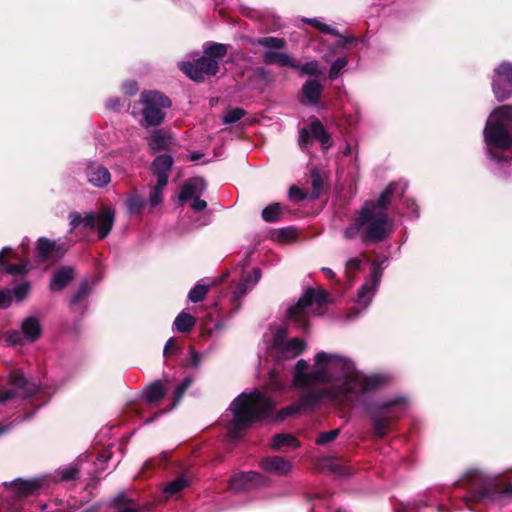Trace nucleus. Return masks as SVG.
Returning <instances> with one entry per match:
<instances>
[{
    "label": "nucleus",
    "instance_id": "obj_28",
    "mask_svg": "<svg viewBox=\"0 0 512 512\" xmlns=\"http://www.w3.org/2000/svg\"><path fill=\"white\" fill-rule=\"evenodd\" d=\"M271 447L274 450H279L282 447H300V441L289 433H279L273 436Z\"/></svg>",
    "mask_w": 512,
    "mask_h": 512
},
{
    "label": "nucleus",
    "instance_id": "obj_48",
    "mask_svg": "<svg viewBox=\"0 0 512 512\" xmlns=\"http://www.w3.org/2000/svg\"><path fill=\"white\" fill-rule=\"evenodd\" d=\"M90 292V289L88 287V283L86 281H83L75 295L71 299V305H76L78 302H80L82 299H84Z\"/></svg>",
    "mask_w": 512,
    "mask_h": 512
},
{
    "label": "nucleus",
    "instance_id": "obj_64",
    "mask_svg": "<svg viewBox=\"0 0 512 512\" xmlns=\"http://www.w3.org/2000/svg\"><path fill=\"white\" fill-rule=\"evenodd\" d=\"M247 285H248V283L244 280V282L240 283L236 287L235 294L237 296H242V295L246 294V292H247Z\"/></svg>",
    "mask_w": 512,
    "mask_h": 512
},
{
    "label": "nucleus",
    "instance_id": "obj_34",
    "mask_svg": "<svg viewBox=\"0 0 512 512\" xmlns=\"http://www.w3.org/2000/svg\"><path fill=\"white\" fill-rule=\"evenodd\" d=\"M144 205V200L136 191L132 192L126 201L127 210L131 215L139 214Z\"/></svg>",
    "mask_w": 512,
    "mask_h": 512
},
{
    "label": "nucleus",
    "instance_id": "obj_40",
    "mask_svg": "<svg viewBox=\"0 0 512 512\" xmlns=\"http://www.w3.org/2000/svg\"><path fill=\"white\" fill-rule=\"evenodd\" d=\"M347 64H348V58L346 56L337 58L332 63V65L329 69V73H328L329 79L330 80L337 79L340 76L341 71L347 66Z\"/></svg>",
    "mask_w": 512,
    "mask_h": 512
},
{
    "label": "nucleus",
    "instance_id": "obj_21",
    "mask_svg": "<svg viewBox=\"0 0 512 512\" xmlns=\"http://www.w3.org/2000/svg\"><path fill=\"white\" fill-rule=\"evenodd\" d=\"M323 86L316 79L307 80L301 88V92L310 104H317L320 100Z\"/></svg>",
    "mask_w": 512,
    "mask_h": 512
},
{
    "label": "nucleus",
    "instance_id": "obj_22",
    "mask_svg": "<svg viewBox=\"0 0 512 512\" xmlns=\"http://www.w3.org/2000/svg\"><path fill=\"white\" fill-rule=\"evenodd\" d=\"M42 332L41 324L38 318L28 317L22 324L23 337L29 342L36 341Z\"/></svg>",
    "mask_w": 512,
    "mask_h": 512
},
{
    "label": "nucleus",
    "instance_id": "obj_7",
    "mask_svg": "<svg viewBox=\"0 0 512 512\" xmlns=\"http://www.w3.org/2000/svg\"><path fill=\"white\" fill-rule=\"evenodd\" d=\"M316 369L307 372L306 375L299 376L298 379L301 381L296 386L297 388H306L314 384H330L332 381V375L327 371L329 364L341 368L345 375H353L349 373L351 369V362L340 355L329 354L327 352H318L314 357Z\"/></svg>",
    "mask_w": 512,
    "mask_h": 512
},
{
    "label": "nucleus",
    "instance_id": "obj_31",
    "mask_svg": "<svg viewBox=\"0 0 512 512\" xmlns=\"http://www.w3.org/2000/svg\"><path fill=\"white\" fill-rule=\"evenodd\" d=\"M310 178H311L312 191L309 194V199L315 200V199H318L323 192L324 178H323L321 172L317 168L312 169Z\"/></svg>",
    "mask_w": 512,
    "mask_h": 512
},
{
    "label": "nucleus",
    "instance_id": "obj_42",
    "mask_svg": "<svg viewBox=\"0 0 512 512\" xmlns=\"http://www.w3.org/2000/svg\"><path fill=\"white\" fill-rule=\"evenodd\" d=\"M287 338V330L284 327H280L276 330L273 340H272V346L280 353L288 341H286Z\"/></svg>",
    "mask_w": 512,
    "mask_h": 512
},
{
    "label": "nucleus",
    "instance_id": "obj_29",
    "mask_svg": "<svg viewBox=\"0 0 512 512\" xmlns=\"http://www.w3.org/2000/svg\"><path fill=\"white\" fill-rule=\"evenodd\" d=\"M306 349V343L301 338H292L287 342L280 354L285 358H292L302 354Z\"/></svg>",
    "mask_w": 512,
    "mask_h": 512
},
{
    "label": "nucleus",
    "instance_id": "obj_45",
    "mask_svg": "<svg viewBox=\"0 0 512 512\" xmlns=\"http://www.w3.org/2000/svg\"><path fill=\"white\" fill-rule=\"evenodd\" d=\"M309 364L306 360L300 359L297 361L294 371H293V386L296 387L298 383L301 381L298 379L299 376L306 375V370L308 369Z\"/></svg>",
    "mask_w": 512,
    "mask_h": 512
},
{
    "label": "nucleus",
    "instance_id": "obj_2",
    "mask_svg": "<svg viewBox=\"0 0 512 512\" xmlns=\"http://www.w3.org/2000/svg\"><path fill=\"white\" fill-rule=\"evenodd\" d=\"M385 383L382 375L365 376L358 372L346 375L336 388H320L304 392L299 397L297 404L301 411L313 410L324 398H343L353 401L360 395L373 392L381 388Z\"/></svg>",
    "mask_w": 512,
    "mask_h": 512
},
{
    "label": "nucleus",
    "instance_id": "obj_50",
    "mask_svg": "<svg viewBox=\"0 0 512 512\" xmlns=\"http://www.w3.org/2000/svg\"><path fill=\"white\" fill-rule=\"evenodd\" d=\"M338 37V40L335 43L336 47H348L357 42V38L354 36H343L338 32V35H335Z\"/></svg>",
    "mask_w": 512,
    "mask_h": 512
},
{
    "label": "nucleus",
    "instance_id": "obj_49",
    "mask_svg": "<svg viewBox=\"0 0 512 512\" xmlns=\"http://www.w3.org/2000/svg\"><path fill=\"white\" fill-rule=\"evenodd\" d=\"M289 198L294 202H301L307 198H309V194L305 193L297 186H291L289 189Z\"/></svg>",
    "mask_w": 512,
    "mask_h": 512
},
{
    "label": "nucleus",
    "instance_id": "obj_26",
    "mask_svg": "<svg viewBox=\"0 0 512 512\" xmlns=\"http://www.w3.org/2000/svg\"><path fill=\"white\" fill-rule=\"evenodd\" d=\"M309 130L312 138L319 141L323 146L332 145L331 136L319 119L315 118L311 121Z\"/></svg>",
    "mask_w": 512,
    "mask_h": 512
},
{
    "label": "nucleus",
    "instance_id": "obj_4",
    "mask_svg": "<svg viewBox=\"0 0 512 512\" xmlns=\"http://www.w3.org/2000/svg\"><path fill=\"white\" fill-rule=\"evenodd\" d=\"M461 484L468 488L466 505L470 503L494 502L502 497H512V484L498 478H491L477 469L469 470L461 479Z\"/></svg>",
    "mask_w": 512,
    "mask_h": 512
},
{
    "label": "nucleus",
    "instance_id": "obj_36",
    "mask_svg": "<svg viewBox=\"0 0 512 512\" xmlns=\"http://www.w3.org/2000/svg\"><path fill=\"white\" fill-rule=\"evenodd\" d=\"M256 43L262 47L269 49H283L286 46V40L284 38L266 36L257 39Z\"/></svg>",
    "mask_w": 512,
    "mask_h": 512
},
{
    "label": "nucleus",
    "instance_id": "obj_32",
    "mask_svg": "<svg viewBox=\"0 0 512 512\" xmlns=\"http://www.w3.org/2000/svg\"><path fill=\"white\" fill-rule=\"evenodd\" d=\"M160 156H156L152 163L153 172L158 176L157 182L154 185V189L152 194L149 197V204L153 206H157L160 203Z\"/></svg>",
    "mask_w": 512,
    "mask_h": 512
},
{
    "label": "nucleus",
    "instance_id": "obj_15",
    "mask_svg": "<svg viewBox=\"0 0 512 512\" xmlns=\"http://www.w3.org/2000/svg\"><path fill=\"white\" fill-rule=\"evenodd\" d=\"M43 480L40 478L31 480L17 479L12 482H5L3 485L6 489L7 496L18 498L27 497L34 494L42 487Z\"/></svg>",
    "mask_w": 512,
    "mask_h": 512
},
{
    "label": "nucleus",
    "instance_id": "obj_52",
    "mask_svg": "<svg viewBox=\"0 0 512 512\" xmlns=\"http://www.w3.org/2000/svg\"><path fill=\"white\" fill-rule=\"evenodd\" d=\"M78 475V470L74 466H67L59 470V476L62 480H72Z\"/></svg>",
    "mask_w": 512,
    "mask_h": 512
},
{
    "label": "nucleus",
    "instance_id": "obj_19",
    "mask_svg": "<svg viewBox=\"0 0 512 512\" xmlns=\"http://www.w3.org/2000/svg\"><path fill=\"white\" fill-rule=\"evenodd\" d=\"M38 253L42 259L55 260L65 251L63 247H57L56 243L46 238L38 240Z\"/></svg>",
    "mask_w": 512,
    "mask_h": 512
},
{
    "label": "nucleus",
    "instance_id": "obj_47",
    "mask_svg": "<svg viewBox=\"0 0 512 512\" xmlns=\"http://www.w3.org/2000/svg\"><path fill=\"white\" fill-rule=\"evenodd\" d=\"M326 463V467L335 474L345 475L347 473L346 467L341 463V460L338 458L327 459Z\"/></svg>",
    "mask_w": 512,
    "mask_h": 512
},
{
    "label": "nucleus",
    "instance_id": "obj_53",
    "mask_svg": "<svg viewBox=\"0 0 512 512\" xmlns=\"http://www.w3.org/2000/svg\"><path fill=\"white\" fill-rule=\"evenodd\" d=\"M296 236V229L293 227L281 228L277 231V238L280 240L293 239Z\"/></svg>",
    "mask_w": 512,
    "mask_h": 512
},
{
    "label": "nucleus",
    "instance_id": "obj_5",
    "mask_svg": "<svg viewBox=\"0 0 512 512\" xmlns=\"http://www.w3.org/2000/svg\"><path fill=\"white\" fill-rule=\"evenodd\" d=\"M228 52V46L222 43L207 42L203 46V56L190 62H181L179 69L191 80L202 83L205 76H215L220 70V60Z\"/></svg>",
    "mask_w": 512,
    "mask_h": 512
},
{
    "label": "nucleus",
    "instance_id": "obj_14",
    "mask_svg": "<svg viewBox=\"0 0 512 512\" xmlns=\"http://www.w3.org/2000/svg\"><path fill=\"white\" fill-rule=\"evenodd\" d=\"M267 485V479L255 471L240 472L231 476L229 489L235 493L251 490L255 487Z\"/></svg>",
    "mask_w": 512,
    "mask_h": 512
},
{
    "label": "nucleus",
    "instance_id": "obj_59",
    "mask_svg": "<svg viewBox=\"0 0 512 512\" xmlns=\"http://www.w3.org/2000/svg\"><path fill=\"white\" fill-rule=\"evenodd\" d=\"M488 156L491 160L497 162V163H501V162H505L508 160V157L505 156L503 153L501 152H498L496 151L495 149L493 148H489L488 149Z\"/></svg>",
    "mask_w": 512,
    "mask_h": 512
},
{
    "label": "nucleus",
    "instance_id": "obj_20",
    "mask_svg": "<svg viewBox=\"0 0 512 512\" xmlns=\"http://www.w3.org/2000/svg\"><path fill=\"white\" fill-rule=\"evenodd\" d=\"M74 271L70 267H62L57 270L50 282L52 291H59L66 287L73 279Z\"/></svg>",
    "mask_w": 512,
    "mask_h": 512
},
{
    "label": "nucleus",
    "instance_id": "obj_17",
    "mask_svg": "<svg viewBox=\"0 0 512 512\" xmlns=\"http://www.w3.org/2000/svg\"><path fill=\"white\" fill-rule=\"evenodd\" d=\"M259 465L264 471L281 476L287 475L292 468L291 463L281 456L263 458Z\"/></svg>",
    "mask_w": 512,
    "mask_h": 512
},
{
    "label": "nucleus",
    "instance_id": "obj_18",
    "mask_svg": "<svg viewBox=\"0 0 512 512\" xmlns=\"http://www.w3.org/2000/svg\"><path fill=\"white\" fill-rule=\"evenodd\" d=\"M205 186V182L202 178H192L188 180L181 187L179 200L181 202H186L195 198L198 193H201L205 189Z\"/></svg>",
    "mask_w": 512,
    "mask_h": 512
},
{
    "label": "nucleus",
    "instance_id": "obj_13",
    "mask_svg": "<svg viewBox=\"0 0 512 512\" xmlns=\"http://www.w3.org/2000/svg\"><path fill=\"white\" fill-rule=\"evenodd\" d=\"M12 389L0 390V404L16 397L26 398L37 390L35 383L29 382L21 373L15 372L11 375Z\"/></svg>",
    "mask_w": 512,
    "mask_h": 512
},
{
    "label": "nucleus",
    "instance_id": "obj_37",
    "mask_svg": "<svg viewBox=\"0 0 512 512\" xmlns=\"http://www.w3.org/2000/svg\"><path fill=\"white\" fill-rule=\"evenodd\" d=\"M209 291L208 285L196 284L188 293V299L193 303L201 302L205 299Z\"/></svg>",
    "mask_w": 512,
    "mask_h": 512
},
{
    "label": "nucleus",
    "instance_id": "obj_44",
    "mask_svg": "<svg viewBox=\"0 0 512 512\" xmlns=\"http://www.w3.org/2000/svg\"><path fill=\"white\" fill-rule=\"evenodd\" d=\"M340 434V429H333L330 431L320 432L315 440V443L319 446L326 445L334 441Z\"/></svg>",
    "mask_w": 512,
    "mask_h": 512
},
{
    "label": "nucleus",
    "instance_id": "obj_27",
    "mask_svg": "<svg viewBox=\"0 0 512 512\" xmlns=\"http://www.w3.org/2000/svg\"><path fill=\"white\" fill-rule=\"evenodd\" d=\"M175 144V138L169 133L162 130V171L169 170L173 165L172 155L164 152L170 150Z\"/></svg>",
    "mask_w": 512,
    "mask_h": 512
},
{
    "label": "nucleus",
    "instance_id": "obj_1",
    "mask_svg": "<svg viewBox=\"0 0 512 512\" xmlns=\"http://www.w3.org/2000/svg\"><path fill=\"white\" fill-rule=\"evenodd\" d=\"M397 190L398 184L392 182L377 199L365 201L361 209L355 213L352 223L345 228L344 237L349 240L360 237L366 245L387 240L393 232L388 208Z\"/></svg>",
    "mask_w": 512,
    "mask_h": 512
},
{
    "label": "nucleus",
    "instance_id": "obj_38",
    "mask_svg": "<svg viewBox=\"0 0 512 512\" xmlns=\"http://www.w3.org/2000/svg\"><path fill=\"white\" fill-rule=\"evenodd\" d=\"M301 412L302 411L296 402V403H293L292 405H289V406L284 407L281 410H279L275 414L274 420L276 422H281V421L285 420L286 418L296 416V415L300 414Z\"/></svg>",
    "mask_w": 512,
    "mask_h": 512
},
{
    "label": "nucleus",
    "instance_id": "obj_3",
    "mask_svg": "<svg viewBox=\"0 0 512 512\" xmlns=\"http://www.w3.org/2000/svg\"><path fill=\"white\" fill-rule=\"evenodd\" d=\"M233 418L228 425V433L232 439L241 438L243 432L253 423L270 417L275 410L274 401L261 391L243 392L231 403Z\"/></svg>",
    "mask_w": 512,
    "mask_h": 512
},
{
    "label": "nucleus",
    "instance_id": "obj_58",
    "mask_svg": "<svg viewBox=\"0 0 512 512\" xmlns=\"http://www.w3.org/2000/svg\"><path fill=\"white\" fill-rule=\"evenodd\" d=\"M311 137L312 136H311L310 130L308 128H306V127H303L299 131V145L301 147L307 146V144L309 143V139Z\"/></svg>",
    "mask_w": 512,
    "mask_h": 512
},
{
    "label": "nucleus",
    "instance_id": "obj_51",
    "mask_svg": "<svg viewBox=\"0 0 512 512\" xmlns=\"http://www.w3.org/2000/svg\"><path fill=\"white\" fill-rule=\"evenodd\" d=\"M361 267V261L358 258H351L346 263V273L348 277H352L354 273L359 271Z\"/></svg>",
    "mask_w": 512,
    "mask_h": 512
},
{
    "label": "nucleus",
    "instance_id": "obj_39",
    "mask_svg": "<svg viewBox=\"0 0 512 512\" xmlns=\"http://www.w3.org/2000/svg\"><path fill=\"white\" fill-rule=\"evenodd\" d=\"M143 397L148 404L156 403L160 399V382L155 381L148 386L144 391Z\"/></svg>",
    "mask_w": 512,
    "mask_h": 512
},
{
    "label": "nucleus",
    "instance_id": "obj_12",
    "mask_svg": "<svg viewBox=\"0 0 512 512\" xmlns=\"http://www.w3.org/2000/svg\"><path fill=\"white\" fill-rule=\"evenodd\" d=\"M404 403V398H396L394 400L386 401L383 403L375 404V411L371 413V421L373 433L376 437L382 438L387 435L390 430L391 417L387 416L393 407L399 406Z\"/></svg>",
    "mask_w": 512,
    "mask_h": 512
},
{
    "label": "nucleus",
    "instance_id": "obj_60",
    "mask_svg": "<svg viewBox=\"0 0 512 512\" xmlns=\"http://www.w3.org/2000/svg\"><path fill=\"white\" fill-rule=\"evenodd\" d=\"M262 272L260 268H253L252 272L245 278V281L249 284L252 283L253 285L257 284L258 281L261 279Z\"/></svg>",
    "mask_w": 512,
    "mask_h": 512
},
{
    "label": "nucleus",
    "instance_id": "obj_33",
    "mask_svg": "<svg viewBox=\"0 0 512 512\" xmlns=\"http://www.w3.org/2000/svg\"><path fill=\"white\" fill-rule=\"evenodd\" d=\"M282 208L280 203H272L266 206L261 213V217L265 222L273 223L281 219Z\"/></svg>",
    "mask_w": 512,
    "mask_h": 512
},
{
    "label": "nucleus",
    "instance_id": "obj_41",
    "mask_svg": "<svg viewBox=\"0 0 512 512\" xmlns=\"http://www.w3.org/2000/svg\"><path fill=\"white\" fill-rule=\"evenodd\" d=\"M303 21L324 34L338 35V31L336 29L332 28L328 24L319 21L316 18H306Z\"/></svg>",
    "mask_w": 512,
    "mask_h": 512
},
{
    "label": "nucleus",
    "instance_id": "obj_62",
    "mask_svg": "<svg viewBox=\"0 0 512 512\" xmlns=\"http://www.w3.org/2000/svg\"><path fill=\"white\" fill-rule=\"evenodd\" d=\"M21 333L18 331H10L7 334L6 341L11 345H16L21 343Z\"/></svg>",
    "mask_w": 512,
    "mask_h": 512
},
{
    "label": "nucleus",
    "instance_id": "obj_35",
    "mask_svg": "<svg viewBox=\"0 0 512 512\" xmlns=\"http://www.w3.org/2000/svg\"><path fill=\"white\" fill-rule=\"evenodd\" d=\"M188 480L185 476H179L175 480L169 482L165 488L162 489V493H166L169 495H175L182 491L185 487L188 486Z\"/></svg>",
    "mask_w": 512,
    "mask_h": 512
},
{
    "label": "nucleus",
    "instance_id": "obj_25",
    "mask_svg": "<svg viewBox=\"0 0 512 512\" xmlns=\"http://www.w3.org/2000/svg\"><path fill=\"white\" fill-rule=\"evenodd\" d=\"M292 59L291 56L284 52L268 50L263 53V62L266 65L277 64L280 67L291 68Z\"/></svg>",
    "mask_w": 512,
    "mask_h": 512
},
{
    "label": "nucleus",
    "instance_id": "obj_54",
    "mask_svg": "<svg viewBox=\"0 0 512 512\" xmlns=\"http://www.w3.org/2000/svg\"><path fill=\"white\" fill-rule=\"evenodd\" d=\"M383 275V269L380 264L373 263L372 264V271H371V278L373 282V286H376L381 281Z\"/></svg>",
    "mask_w": 512,
    "mask_h": 512
},
{
    "label": "nucleus",
    "instance_id": "obj_6",
    "mask_svg": "<svg viewBox=\"0 0 512 512\" xmlns=\"http://www.w3.org/2000/svg\"><path fill=\"white\" fill-rule=\"evenodd\" d=\"M130 113L139 120L145 129L155 128L150 139V148L160 150V133L157 126L160 124V95L157 91H143L140 100L129 105Z\"/></svg>",
    "mask_w": 512,
    "mask_h": 512
},
{
    "label": "nucleus",
    "instance_id": "obj_16",
    "mask_svg": "<svg viewBox=\"0 0 512 512\" xmlns=\"http://www.w3.org/2000/svg\"><path fill=\"white\" fill-rule=\"evenodd\" d=\"M86 177L91 185L98 188L106 187L111 181V174L108 169L95 162L87 165Z\"/></svg>",
    "mask_w": 512,
    "mask_h": 512
},
{
    "label": "nucleus",
    "instance_id": "obj_46",
    "mask_svg": "<svg viewBox=\"0 0 512 512\" xmlns=\"http://www.w3.org/2000/svg\"><path fill=\"white\" fill-rule=\"evenodd\" d=\"M11 291L12 298L16 299L17 301H21L28 295L30 291V285L28 282H22L14 287Z\"/></svg>",
    "mask_w": 512,
    "mask_h": 512
},
{
    "label": "nucleus",
    "instance_id": "obj_43",
    "mask_svg": "<svg viewBox=\"0 0 512 512\" xmlns=\"http://www.w3.org/2000/svg\"><path fill=\"white\" fill-rule=\"evenodd\" d=\"M246 115V111L243 108L236 107L229 109L223 117L224 124H233L242 119Z\"/></svg>",
    "mask_w": 512,
    "mask_h": 512
},
{
    "label": "nucleus",
    "instance_id": "obj_23",
    "mask_svg": "<svg viewBox=\"0 0 512 512\" xmlns=\"http://www.w3.org/2000/svg\"><path fill=\"white\" fill-rule=\"evenodd\" d=\"M193 379L191 377H185L174 389L173 395L171 397V403L169 406L162 408V414L171 411L175 407L178 406L180 401L182 400L184 394L191 386Z\"/></svg>",
    "mask_w": 512,
    "mask_h": 512
},
{
    "label": "nucleus",
    "instance_id": "obj_9",
    "mask_svg": "<svg viewBox=\"0 0 512 512\" xmlns=\"http://www.w3.org/2000/svg\"><path fill=\"white\" fill-rule=\"evenodd\" d=\"M328 302V293L323 290H315L312 287L306 289L305 293L299 298L297 303L291 306L287 311L288 319L298 328L308 330L309 316L306 309L313 303L322 306Z\"/></svg>",
    "mask_w": 512,
    "mask_h": 512
},
{
    "label": "nucleus",
    "instance_id": "obj_30",
    "mask_svg": "<svg viewBox=\"0 0 512 512\" xmlns=\"http://www.w3.org/2000/svg\"><path fill=\"white\" fill-rule=\"evenodd\" d=\"M196 322V317L187 312L182 311L177 315L174 321V327L180 333H188L194 328Z\"/></svg>",
    "mask_w": 512,
    "mask_h": 512
},
{
    "label": "nucleus",
    "instance_id": "obj_10",
    "mask_svg": "<svg viewBox=\"0 0 512 512\" xmlns=\"http://www.w3.org/2000/svg\"><path fill=\"white\" fill-rule=\"evenodd\" d=\"M506 120H487L483 134L487 145L507 151L512 147V134L505 125Z\"/></svg>",
    "mask_w": 512,
    "mask_h": 512
},
{
    "label": "nucleus",
    "instance_id": "obj_56",
    "mask_svg": "<svg viewBox=\"0 0 512 512\" xmlns=\"http://www.w3.org/2000/svg\"><path fill=\"white\" fill-rule=\"evenodd\" d=\"M12 291L10 289L0 291V308H7L12 303Z\"/></svg>",
    "mask_w": 512,
    "mask_h": 512
},
{
    "label": "nucleus",
    "instance_id": "obj_57",
    "mask_svg": "<svg viewBox=\"0 0 512 512\" xmlns=\"http://www.w3.org/2000/svg\"><path fill=\"white\" fill-rule=\"evenodd\" d=\"M179 349L178 345H177V342L175 339L173 338H170L165 346H164V349H163V355L168 357L170 355H173L175 352H177Z\"/></svg>",
    "mask_w": 512,
    "mask_h": 512
},
{
    "label": "nucleus",
    "instance_id": "obj_55",
    "mask_svg": "<svg viewBox=\"0 0 512 512\" xmlns=\"http://www.w3.org/2000/svg\"><path fill=\"white\" fill-rule=\"evenodd\" d=\"M28 270L26 264H11L6 267V272L11 275L25 274Z\"/></svg>",
    "mask_w": 512,
    "mask_h": 512
},
{
    "label": "nucleus",
    "instance_id": "obj_11",
    "mask_svg": "<svg viewBox=\"0 0 512 512\" xmlns=\"http://www.w3.org/2000/svg\"><path fill=\"white\" fill-rule=\"evenodd\" d=\"M492 91L499 102L512 96V62L503 61L494 70Z\"/></svg>",
    "mask_w": 512,
    "mask_h": 512
},
{
    "label": "nucleus",
    "instance_id": "obj_8",
    "mask_svg": "<svg viewBox=\"0 0 512 512\" xmlns=\"http://www.w3.org/2000/svg\"><path fill=\"white\" fill-rule=\"evenodd\" d=\"M70 232L74 231L79 225L85 229H97L99 239H104L110 233L114 221L115 210L111 207H104L97 213H87L81 216L78 212L69 214Z\"/></svg>",
    "mask_w": 512,
    "mask_h": 512
},
{
    "label": "nucleus",
    "instance_id": "obj_61",
    "mask_svg": "<svg viewBox=\"0 0 512 512\" xmlns=\"http://www.w3.org/2000/svg\"><path fill=\"white\" fill-rule=\"evenodd\" d=\"M122 88H123L124 93L127 95H130V96L136 94L139 89L137 82H135V81L125 82L123 84Z\"/></svg>",
    "mask_w": 512,
    "mask_h": 512
},
{
    "label": "nucleus",
    "instance_id": "obj_63",
    "mask_svg": "<svg viewBox=\"0 0 512 512\" xmlns=\"http://www.w3.org/2000/svg\"><path fill=\"white\" fill-rule=\"evenodd\" d=\"M191 207L194 211L199 212V211L204 210L207 207V202L196 196L194 198V201H193Z\"/></svg>",
    "mask_w": 512,
    "mask_h": 512
},
{
    "label": "nucleus",
    "instance_id": "obj_24",
    "mask_svg": "<svg viewBox=\"0 0 512 512\" xmlns=\"http://www.w3.org/2000/svg\"><path fill=\"white\" fill-rule=\"evenodd\" d=\"M291 68L294 70H298L301 76L308 75L320 77L323 75V70L321 69L320 64L317 60H312L306 63H300L299 61L293 58Z\"/></svg>",
    "mask_w": 512,
    "mask_h": 512
}]
</instances>
